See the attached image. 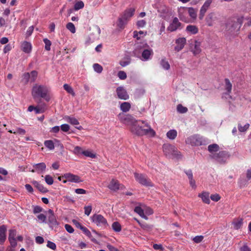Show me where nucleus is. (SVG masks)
<instances>
[{
    "mask_svg": "<svg viewBox=\"0 0 251 251\" xmlns=\"http://www.w3.org/2000/svg\"><path fill=\"white\" fill-rule=\"evenodd\" d=\"M130 131L137 136L150 135L153 137L155 132L151 126L146 122L141 120H136L134 124L130 128Z\"/></svg>",
    "mask_w": 251,
    "mask_h": 251,
    "instance_id": "f257e3e1",
    "label": "nucleus"
},
{
    "mask_svg": "<svg viewBox=\"0 0 251 251\" xmlns=\"http://www.w3.org/2000/svg\"><path fill=\"white\" fill-rule=\"evenodd\" d=\"M31 95L35 100H40L43 98L49 101L50 99V89L46 85L35 84L32 88Z\"/></svg>",
    "mask_w": 251,
    "mask_h": 251,
    "instance_id": "f03ea898",
    "label": "nucleus"
},
{
    "mask_svg": "<svg viewBox=\"0 0 251 251\" xmlns=\"http://www.w3.org/2000/svg\"><path fill=\"white\" fill-rule=\"evenodd\" d=\"M135 10V9L132 8L126 9L118 19V26L121 28H123L127 22L133 16Z\"/></svg>",
    "mask_w": 251,
    "mask_h": 251,
    "instance_id": "7ed1b4c3",
    "label": "nucleus"
},
{
    "mask_svg": "<svg viewBox=\"0 0 251 251\" xmlns=\"http://www.w3.org/2000/svg\"><path fill=\"white\" fill-rule=\"evenodd\" d=\"M134 176L136 181L140 184L145 186H153L151 180L145 175L134 173Z\"/></svg>",
    "mask_w": 251,
    "mask_h": 251,
    "instance_id": "20e7f679",
    "label": "nucleus"
},
{
    "mask_svg": "<svg viewBox=\"0 0 251 251\" xmlns=\"http://www.w3.org/2000/svg\"><path fill=\"white\" fill-rule=\"evenodd\" d=\"M91 218L92 221L98 226L106 227L108 226L106 219L100 214H95Z\"/></svg>",
    "mask_w": 251,
    "mask_h": 251,
    "instance_id": "39448f33",
    "label": "nucleus"
},
{
    "mask_svg": "<svg viewBox=\"0 0 251 251\" xmlns=\"http://www.w3.org/2000/svg\"><path fill=\"white\" fill-rule=\"evenodd\" d=\"M202 138L200 135L194 134L188 137L185 142L192 146H197L202 145Z\"/></svg>",
    "mask_w": 251,
    "mask_h": 251,
    "instance_id": "423d86ee",
    "label": "nucleus"
},
{
    "mask_svg": "<svg viewBox=\"0 0 251 251\" xmlns=\"http://www.w3.org/2000/svg\"><path fill=\"white\" fill-rule=\"evenodd\" d=\"M118 118L121 123L126 125L130 126H132L136 121V120L130 114L120 113L118 115Z\"/></svg>",
    "mask_w": 251,
    "mask_h": 251,
    "instance_id": "0eeeda50",
    "label": "nucleus"
},
{
    "mask_svg": "<svg viewBox=\"0 0 251 251\" xmlns=\"http://www.w3.org/2000/svg\"><path fill=\"white\" fill-rule=\"evenodd\" d=\"M163 151L166 156H170V155L179 158L180 157V152L177 150H175L174 146L172 145H167L163 146Z\"/></svg>",
    "mask_w": 251,
    "mask_h": 251,
    "instance_id": "6e6552de",
    "label": "nucleus"
},
{
    "mask_svg": "<svg viewBox=\"0 0 251 251\" xmlns=\"http://www.w3.org/2000/svg\"><path fill=\"white\" fill-rule=\"evenodd\" d=\"M229 157V155L228 152L226 151H219L218 153L213 155V158L220 163H225Z\"/></svg>",
    "mask_w": 251,
    "mask_h": 251,
    "instance_id": "1a4fd4ad",
    "label": "nucleus"
},
{
    "mask_svg": "<svg viewBox=\"0 0 251 251\" xmlns=\"http://www.w3.org/2000/svg\"><path fill=\"white\" fill-rule=\"evenodd\" d=\"M116 93L118 98L120 99L126 100L129 99V95L126 90L122 86L117 88Z\"/></svg>",
    "mask_w": 251,
    "mask_h": 251,
    "instance_id": "9d476101",
    "label": "nucleus"
},
{
    "mask_svg": "<svg viewBox=\"0 0 251 251\" xmlns=\"http://www.w3.org/2000/svg\"><path fill=\"white\" fill-rule=\"evenodd\" d=\"M46 169V165L45 163L42 162L33 165V169L31 170L32 173L36 172L38 174H42L44 172Z\"/></svg>",
    "mask_w": 251,
    "mask_h": 251,
    "instance_id": "9b49d317",
    "label": "nucleus"
},
{
    "mask_svg": "<svg viewBox=\"0 0 251 251\" xmlns=\"http://www.w3.org/2000/svg\"><path fill=\"white\" fill-rule=\"evenodd\" d=\"M63 177H64V178L66 179L68 181L72 182L78 183L82 181L78 176L70 173L65 174L63 175Z\"/></svg>",
    "mask_w": 251,
    "mask_h": 251,
    "instance_id": "f8f14e48",
    "label": "nucleus"
},
{
    "mask_svg": "<svg viewBox=\"0 0 251 251\" xmlns=\"http://www.w3.org/2000/svg\"><path fill=\"white\" fill-rule=\"evenodd\" d=\"M181 24L179 22L177 18L175 17L167 27V30L171 32L175 31L178 29H181Z\"/></svg>",
    "mask_w": 251,
    "mask_h": 251,
    "instance_id": "ddd939ff",
    "label": "nucleus"
},
{
    "mask_svg": "<svg viewBox=\"0 0 251 251\" xmlns=\"http://www.w3.org/2000/svg\"><path fill=\"white\" fill-rule=\"evenodd\" d=\"M108 187L112 191H116L120 189H122L124 188V186L120 184L118 180L112 179L108 185Z\"/></svg>",
    "mask_w": 251,
    "mask_h": 251,
    "instance_id": "4468645a",
    "label": "nucleus"
},
{
    "mask_svg": "<svg viewBox=\"0 0 251 251\" xmlns=\"http://www.w3.org/2000/svg\"><path fill=\"white\" fill-rule=\"evenodd\" d=\"M186 40L185 38H179L176 41V45L175 47V51L178 52L183 49L185 45L186 44Z\"/></svg>",
    "mask_w": 251,
    "mask_h": 251,
    "instance_id": "2eb2a0df",
    "label": "nucleus"
},
{
    "mask_svg": "<svg viewBox=\"0 0 251 251\" xmlns=\"http://www.w3.org/2000/svg\"><path fill=\"white\" fill-rule=\"evenodd\" d=\"M7 227L5 225L0 226V245H3L6 239Z\"/></svg>",
    "mask_w": 251,
    "mask_h": 251,
    "instance_id": "dca6fc26",
    "label": "nucleus"
},
{
    "mask_svg": "<svg viewBox=\"0 0 251 251\" xmlns=\"http://www.w3.org/2000/svg\"><path fill=\"white\" fill-rule=\"evenodd\" d=\"M49 215L48 216L49 223L51 226L58 225V223L56 217L54 214L53 211L51 209H49L48 211Z\"/></svg>",
    "mask_w": 251,
    "mask_h": 251,
    "instance_id": "f3484780",
    "label": "nucleus"
},
{
    "mask_svg": "<svg viewBox=\"0 0 251 251\" xmlns=\"http://www.w3.org/2000/svg\"><path fill=\"white\" fill-rule=\"evenodd\" d=\"M216 19L217 18L215 13L211 12L207 15L205 21L208 26H211L213 25V23Z\"/></svg>",
    "mask_w": 251,
    "mask_h": 251,
    "instance_id": "a211bd4d",
    "label": "nucleus"
},
{
    "mask_svg": "<svg viewBox=\"0 0 251 251\" xmlns=\"http://www.w3.org/2000/svg\"><path fill=\"white\" fill-rule=\"evenodd\" d=\"M198 197L201 198L202 201L206 204H209L210 200L209 199V193L207 192H203L199 194Z\"/></svg>",
    "mask_w": 251,
    "mask_h": 251,
    "instance_id": "6ab92c4d",
    "label": "nucleus"
},
{
    "mask_svg": "<svg viewBox=\"0 0 251 251\" xmlns=\"http://www.w3.org/2000/svg\"><path fill=\"white\" fill-rule=\"evenodd\" d=\"M32 49L31 44L26 41H24L22 44V50L25 53H28L31 52Z\"/></svg>",
    "mask_w": 251,
    "mask_h": 251,
    "instance_id": "aec40b11",
    "label": "nucleus"
},
{
    "mask_svg": "<svg viewBox=\"0 0 251 251\" xmlns=\"http://www.w3.org/2000/svg\"><path fill=\"white\" fill-rule=\"evenodd\" d=\"M201 45V42L198 40L194 41V48L192 50V51L194 55L198 54L201 52V50L200 48Z\"/></svg>",
    "mask_w": 251,
    "mask_h": 251,
    "instance_id": "412c9836",
    "label": "nucleus"
},
{
    "mask_svg": "<svg viewBox=\"0 0 251 251\" xmlns=\"http://www.w3.org/2000/svg\"><path fill=\"white\" fill-rule=\"evenodd\" d=\"M153 54L151 49H146L143 50L142 53V57L143 60H148L150 58V56Z\"/></svg>",
    "mask_w": 251,
    "mask_h": 251,
    "instance_id": "4be33fe9",
    "label": "nucleus"
},
{
    "mask_svg": "<svg viewBox=\"0 0 251 251\" xmlns=\"http://www.w3.org/2000/svg\"><path fill=\"white\" fill-rule=\"evenodd\" d=\"M226 28L231 32L234 31L236 28L238 29V24L234 20H231L226 25Z\"/></svg>",
    "mask_w": 251,
    "mask_h": 251,
    "instance_id": "5701e85b",
    "label": "nucleus"
},
{
    "mask_svg": "<svg viewBox=\"0 0 251 251\" xmlns=\"http://www.w3.org/2000/svg\"><path fill=\"white\" fill-rule=\"evenodd\" d=\"M225 88L226 91V94L229 95L231 92L232 85L228 78H225Z\"/></svg>",
    "mask_w": 251,
    "mask_h": 251,
    "instance_id": "b1692460",
    "label": "nucleus"
},
{
    "mask_svg": "<svg viewBox=\"0 0 251 251\" xmlns=\"http://www.w3.org/2000/svg\"><path fill=\"white\" fill-rule=\"evenodd\" d=\"M120 108L123 112H127L130 110L131 104L128 102H124L121 104Z\"/></svg>",
    "mask_w": 251,
    "mask_h": 251,
    "instance_id": "393cba45",
    "label": "nucleus"
},
{
    "mask_svg": "<svg viewBox=\"0 0 251 251\" xmlns=\"http://www.w3.org/2000/svg\"><path fill=\"white\" fill-rule=\"evenodd\" d=\"M32 184L37 188L39 191L42 193H46L48 191V190L46 188L44 187L42 184L39 183L36 181H33L32 182Z\"/></svg>",
    "mask_w": 251,
    "mask_h": 251,
    "instance_id": "a878e982",
    "label": "nucleus"
},
{
    "mask_svg": "<svg viewBox=\"0 0 251 251\" xmlns=\"http://www.w3.org/2000/svg\"><path fill=\"white\" fill-rule=\"evenodd\" d=\"M186 31L193 34H197L199 31L198 28L194 25H188L186 27Z\"/></svg>",
    "mask_w": 251,
    "mask_h": 251,
    "instance_id": "bb28decb",
    "label": "nucleus"
},
{
    "mask_svg": "<svg viewBox=\"0 0 251 251\" xmlns=\"http://www.w3.org/2000/svg\"><path fill=\"white\" fill-rule=\"evenodd\" d=\"M177 134V131L176 130L172 129L167 133L166 135L169 139L174 140L176 138Z\"/></svg>",
    "mask_w": 251,
    "mask_h": 251,
    "instance_id": "cd10ccee",
    "label": "nucleus"
},
{
    "mask_svg": "<svg viewBox=\"0 0 251 251\" xmlns=\"http://www.w3.org/2000/svg\"><path fill=\"white\" fill-rule=\"evenodd\" d=\"M147 34V32H144L143 31H134L133 32V37L136 38L137 40H139L142 37L145 36Z\"/></svg>",
    "mask_w": 251,
    "mask_h": 251,
    "instance_id": "c85d7f7f",
    "label": "nucleus"
},
{
    "mask_svg": "<svg viewBox=\"0 0 251 251\" xmlns=\"http://www.w3.org/2000/svg\"><path fill=\"white\" fill-rule=\"evenodd\" d=\"M243 220L242 219H238L235 220L233 222V227L235 229L240 228L242 226Z\"/></svg>",
    "mask_w": 251,
    "mask_h": 251,
    "instance_id": "c756f323",
    "label": "nucleus"
},
{
    "mask_svg": "<svg viewBox=\"0 0 251 251\" xmlns=\"http://www.w3.org/2000/svg\"><path fill=\"white\" fill-rule=\"evenodd\" d=\"M65 119L68 122L73 125H78L79 124L78 121L75 118L67 116Z\"/></svg>",
    "mask_w": 251,
    "mask_h": 251,
    "instance_id": "7c9ffc66",
    "label": "nucleus"
},
{
    "mask_svg": "<svg viewBox=\"0 0 251 251\" xmlns=\"http://www.w3.org/2000/svg\"><path fill=\"white\" fill-rule=\"evenodd\" d=\"M30 75L29 73H25L22 75V81L25 84H26L29 81Z\"/></svg>",
    "mask_w": 251,
    "mask_h": 251,
    "instance_id": "2f4dec72",
    "label": "nucleus"
},
{
    "mask_svg": "<svg viewBox=\"0 0 251 251\" xmlns=\"http://www.w3.org/2000/svg\"><path fill=\"white\" fill-rule=\"evenodd\" d=\"M112 227L115 232H120L121 231V226L118 222H114L112 225Z\"/></svg>",
    "mask_w": 251,
    "mask_h": 251,
    "instance_id": "473e14b6",
    "label": "nucleus"
},
{
    "mask_svg": "<svg viewBox=\"0 0 251 251\" xmlns=\"http://www.w3.org/2000/svg\"><path fill=\"white\" fill-rule=\"evenodd\" d=\"M8 132L11 133H13L15 134H20L21 135H24L25 134L26 131L25 130L22 128H18L16 129V130L15 131L13 132L11 130H9Z\"/></svg>",
    "mask_w": 251,
    "mask_h": 251,
    "instance_id": "72a5a7b5",
    "label": "nucleus"
},
{
    "mask_svg": "<svg viewBox=\"0 0 251 251\" xmlns=\"http://www.w3.org/2000/svg\"><path fill=\"white\" fill-rule=\"evenodd\" d=\"M63 88L68 93L70 94L73 96H75V94L73 89L70 85L67 84H65L63 85Z\"/></svg>",
    "mask_w": 251,
    "mask_h": 251,
    "instance_id": "f704fd0d",
    "label": "nucleus"
},
{
    "mask_svg": "<svg viewBox=\"0 0 251 251\" xmlns=\"http://www.w3.org/2000/svg\"><path fill=\"white\" fill-rule=\"evenodd\" d=\"M45 146L49 149L52 150L54 148V143L52 140H46L44 142Z\"/></svg>",
    "mask_w": 251,
    "mask_h": 251,
    "instance_id": "c9c22d12",
    "label": "nucleus"
},
{
    "mask_svg": "<svg viewBox=\"0 0 251 251\" xmlns=\"http://www.w3.org/2000/svg\"><path fill=\"white\" fill-rule=\"evenodd\" d=\"M162 67L165 70H169L170 68V65L168 61L166 59H162L160 62Z\"/></svg>",
    "mask_w": 251,
    "mask_h": 251,
    "instance_id": "e433bc0d",
    "label": "nucleus"
},
{
    "mask_svg": "<svg viewBox=\"0 0 251 251\" xmlns=\"http://www.w3.org/2000/svg\"><path fill=\"white\" fill-rule=\"evenodd\" d=\"M219 149V146L216 144L210 145L208 147V151L210 152L218 151Z\"/></svg>",
    "mask_w": 251,
    "mask_h": 251,
    "instance_id": "4c0bfd02",
    "label": "nucleus"
},
{
    "mask_svg": "<svg viewBox=\"0 0 251 251\" xmlns=\"http://www.w3.org/2000/svg\"><path fill=\"white\" fill-rule=\"evenodd\" d=\"M177 111L180 113H185L187 112L188 109L182 104H179L177 106Z\"/></svg>",
    "mask_w": 251,
    "mask_h": 251,
    "instance_id": "58836bf2",
    "label": "nucleus"
},
{
    "mask_svg": "<svg viewBox=\"0 0 251 251\" xmlns=\"http://www.w3.org/2000/svg\"><path fill=\"white\" fill-rule=\"evenodd\" d=\"M188 13L189 16L192 19H196L197 17V12L193 7L188 8Z\"/></svg>",
    "mask_w": 251,
    "mask_h": 251,
    "instance_id": "ea45409f",
    "label": "nucleus"
},
{
    "mask_svg": "<svg viewBox=\"0 0 251 251\" xmlns=\"http://www.w3.org/2000/svg\"><path fill=\"white\" fill-rule=\"evenodd\" d=\"M244 17L243 16H237L236 17V21H235L238 25V29H239L243 23Z\"/></svg>",
    "mask_w": 251,
    "mask_h": 251,
    "instance_id": "a19ab883",
    "label": "nucleus"
},
{
    "mask_svg": "<svg viewBox=\"0 0 251 251\" xmlns=\"http://www.w3.org/2000/svg\"><path fill=\"white\" fill-rule=\"evenodd\" d=\"M84 4L82 1L76 2L74 5V9L75 10H78L84 7Z\"/></svg>",
    "mask_w": 251,
    "mask_h": 251,
    "instance_id": "79ce46f5",
    "label": "nucleus"
},
{
    "mask_svg": "<svg viewBox=\"0 0 251 251\" xmlns=\"http://www.w3.org/2000/svg\"><path fill=\"white\" fill-rule=\"evenodd\" d=\"M43 41L45 44V49L46 50L49 51L50 50V46L51 45V43L50 40L48 39L47 38H45L43 39Z\"/></svg>",
    "mask_w": 251,
    "mask_h": 251,
    "instance_id": "37998d69",
    "label": "nucleus"
},
{
    "mask_svg": "<svg viewBox=\"0 0 251 251\" xmlns=\"http://www.w3.org/2000/svg\"><path fill=\"white\" fill-rule=\"evenodd\" d=\"M134 211L139 214L141 217H144V212L142 208L140 206H136L134 208Z\"/></svg>",
    "mask_w": 251,
    "mask_h": 251,
    "instance_id": "c03bdc74",
    "label": "nucleus"
},
{
    "mask_svg": "<svg viewBox=\"0 0 251 251\" xmlns=\"http://www.w3.org/2000/svg\"><path fill=\"white\" fill-rule=\"evenodd\" d=\"M66 28L72 33L75 32V25L72 23H69L66 25Z\"/></svg>",
    "mask_w": 251,
    "mask_h": 251,
    "instance_id": "a18cd8bd",
    "label": "nucleus"
},
{
    "mask_svg": "<svg viewBox=\"0 0 251 251\" xmlns=\"http://www.w3.org/2000/svg\"><path fill=\"white\" fill-rule=\"evenodd\" d=\"M93 68L95 71L98 73H101L103 70L102 67L98 63L93 65Z\"/></svg>",
    "mask_w": 251,
    "mask_h": 251,
    "instance_id": "49530a36",
    "label": "nucleus"
},
{
    "mask_svg": "<svg viewBox=\"0 0 251 251\" xmlns=\"http://www.w3.org/2000/svg\"><path fill=\"white\" fill-rule=\"evenodd\" d=\"M29 74L30 75V81L31 82H34L37 78V74H38L37 72L36 71H32Z\"/></svg>",
    "mask_w": 251,
    "mask_h": 251,
    "instance_id": "de8ad7c7",
    "label": "nucleus"
},
{
    "mask_svg": "<svg viewBox=\"0 0 251 251\" xmlns=\"http://www.w3.org/2000/svg\"><path fill=\"white\" fill-rule=\"evenodd\" d=\"M45 180L48 185H51L53 183V179L51 176L50 175H46L45 176Z\"/></svg>",
    "mask_w": 251,
    "mask_h": 251,
    "instance_id": "09e8293b",
    "label": "nucleus"
},
{
    "mask_svg": "<svg viewBox=\"0 0 251 251\" xmlns=\"http://www.w3.org/2000/svg\"><path fill=\"white\" fill-rule=\"evenodd\" d=\"M17 234V231L16 229H11L9 230L8 239L16 238L15 237Z\"/></svg>",
    "mask_w": 251,
    "mask_h": 251,
    "instance_id": "8fccbe9b",
    "label": "nucleus"
},
{
    "mask_svg": "<svg viewBox=\"0 0 251 251\" xmlns=\"http://www.w3.org/2000/svg\"><path fill=\"white\" fill-rule=\"evenodd\" d=\"M82 154L86 156L91 158H95L96 156L95 154L89 151H83V152H82Z\"/></svg>",
    "mask_w": 251,
    "mask_h": 251,
    "instance_id": "3c124183",
    "label": "nucleus"
},
{
    "mask_svg": "<svg viewBox=\"0 0 251 251\" xmlns=\"http://www.w3.org/2000/svg\"><path fill=\"white\" fill-rule=\"evenodd\" d=\"M250 125L246 124L244 126H242L241 125H238V129L240 132H244L246 131L249 127Z\"/></svg>",
    "mask_w": 251,
    "mask_h": 251,
    "instance_id": "603ef678",
    "label": "nucleus"
},
{
    "mask_svg": "<svg viewBox=\"0 0 251 251\" xmlns=\"http://www.w3.org/2000/svg\"><path fill=\"white\" fill-rule=\"evenodd\" d=\"M207 9L203 8V7H201L200 11V14H199V19L200 20H202L203 19L205 14L207 11Z\"/></svg>",
    "mask_w": 251,
    "mask_h": 251,
    "instance_id": "864d4df0",
    "label": "nucleus"
},
{
    "mask_svg": "<svg viewBox=\"0 0 251 251\" xmlns=\"http://www.w3.org/2000/svg\"><path fill=\"white\" fill-rule=\"evenodd\" d=\"M118 76L122 80L125 79L127 77L126 73L122 71H120L118 72Z\"/></svg>",
    "mask_w": 251,
    "mask_h": 251,
    "instance_id": "5fc2aeb1",
    "label": "nucleus"
},
{
    "mask_svg": "<svg viewBox=\"0 0 251 251\" xmlns=\"http://www.w3.org/2000/svg\"><path fill=\"white\" fill-rule=\"evenodd\" d=\"M43 208L38 205L34 206H33V213L34 214H37L43 211Z\"/></svg>",
    "mask_w": 251,
    "mask_h": 251,
    "instance_id": "6e6d98bb",
    "label": "nucleus"
},
{
    "mask_svg": "<svg viewBox=\"0 0 251 251\" xmlns=\"http://www.w3.org/2000/svg\"><path fill=\"white\" fill-rule=\"evenodd\" d=\"M84 209L85 214L87 216H89L92 211V206L91 205L86 206L84 207Z\"/></svg>",
    "mask_w": 251,
    "mask_h": 251,
    "instance_id": "4d7b16f0",
    "label": "nucleus"
},
{
    "mask_svg": "<svg viewBox=\"0 0 251 251\" xmlns=\"http://www.w3.org/2000/svg\"><path fill=\"white\" fill-rule=\"evenodd\" d=\"M203 239V236L202 235L196 236L193 239V241L196 243H201Z\"/></svg>",
    "mask_w": 251,
    "mask_h": 251,
    "instance_id": "13d9d810",
    "label": "nucleus"
},
{
    "mask_svg": "<svg viewBox=\"0 0 251 251\" xmlns=\"http://www.w3.org/2000/svg\"><path fill=\"white\" fill-rule=\"evenodd\" d=\"M212 1L213 0H206L201 7L208 10Z\"/></svg>",
    "mask_w": 251,
    "mask_h": 251,
    "instance_id": "bf43d9fd",
    "label": "nucleus"
},
{
    "mask_svg": "<svg viewBox=\"0 0 251 251\" xmlns=\"http://www.w3.org/2000/svg\"><path fill=\"white\" fill-rule=\"evenodd\" d=\"M210 197L211 199L214 201H218L221 199V197L218 194L211 195Z\"/></svg>",
    "mask_w": 251,
    "mask_h": 251,
    "instance_id": "052dcab7",
    "label": "nucleus"
},
{
    "mask_svg": "<svg viewBox=\"0 0 251 251\" xmlns=\"http://www.w3.org/2000/svg\"><path fill=\"white\" fill-rule=\"evenodd\" d=\"M38 219L42 223H46L47 217L43 214H40L37 216Z\"/></svg>",
    "mask_w": 251,
    "mask_h": 251,
    "instance_id": "680f3d73",
    "label": "nucleus"
},
{
    "mask_svg": "<svg viewBox=\"0 0 251 251\" xmlns=\"http://www.w3.org/2000/svg\"><path fill=\"white\" fill-rule=\"evenodd\" d=\"M47 246L53 250H55L56 248L55 244L50 241H48Z\"/></svg>",
    "mask_w": 251,
    "mask_h": 251,
    "instance_id": "e2e57ef3",
    "label": "nucleus"
},
{
    "mask_svg": "<svg viewBox=\"0 0 251 251\" xmlns=\"http://www.w3.org/2000/svg\"><path fill=\"white\" fill-rule=\"evenodd\" d=\"M153 248L155 250H160L163 251L164 250V247L161 244H154L153 245Z\"/></svg>",
    "mask_w": 251,
    "mask_h": 251,
    "instance_id": "0e129e2a",
    "label": "nucleus"
},
{
    "mask_svg": "<svg viewBox=\"0 0 251 251\" xmlns=\"http://www.w3.org/2000/svg\"><path fill=\"white\" fill-rule=\"evenodd\" d=\"M65 228L66 230L70 233H72L74 231L73 227L69 224H66L65 225Z\"/></svg>",
    "mask_w": 251,
    "mask_h": 251,
    "instance_id": "69168bd1",
    "label": "nucleus"
},
{
    "mask_svg": "<svg viewBox=\"0 0 251 251\" xmlns=\"http://www.w3.org/2000/svg\"><path fill=\"white\" fill-rule=\"evenodd\" d=\"M61 129L64 132H67L70 129V126L68 124H63L60 126Z\"/></svg>",
    "mask_w": 251,
    "mask_h": 251,
    "instance_id": "338daca9",
    "label": "nucleus"
},
{
    "mask_svg": "<svg viewBox=\"0 0 251 251\" xmlns=\"http://www.w3.org/2000/svg\"><path fill=\"white\" fill-rule=\"evenodd\" d=\"M81 230L83 232V233L88 237H91L92 236L91 232L85 226H83Z\"/></svg>",
    "mask_w": 251,
    "mask_h": 251,
    "instance_id": "774afa93",
    "label": "nucleus"
}]
</instances>
